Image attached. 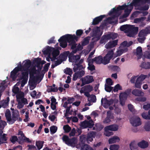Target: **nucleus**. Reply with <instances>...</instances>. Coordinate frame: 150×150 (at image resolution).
<instances>
[{
    "instance_id": "50",
    "label": "nucleus",
    "mask_w": 150,
    "mask_h": 150,
    "mask_svg": "<svg viewBox=\"0 0 150 150\" xmlns=\"http://www.w3.org/2000/svg\"><path fill=\"white\" fill-rule=\"evenodd\" d=\"M63 128L66 133L69 132L71 129V127L68 125L64 126Z\"/></svg>"
},
{
    "instance_id": "48",
    "label": "nucleus",
    "mask_w": 150,
    "mask_h": 150,
    "mask_svg": "<svg viewBox=\"0 0 150 150\" xmlns=\"http://www.w3.org/2000/svg\"><path fill=\"white\" fill-rule=\"evenodd\" d=\"M17 73L12 71L11 72V77L13 81H15L17 78Z\"/></svg>"
},
{
    "instance_id": "37",
    "label": "nucleus",
    "mask_w": 150,
    "mask_h": 150,
    "mask_svg": "<svg viewBox=\"0 0 150 150\" xmlns=\"http://www.w3.org/2000/svg\"><path fill=\"white\" fill-rule=\"evenodd\" d=\"M131 11V9H129L128 8H125V13L122 15V17L124 18H126L127 17L130 13Z\"/></svg>"
},
{
    "instance_id": "53",
    "label": "nucleus",
    "mask_w": 150,
    "mask_h": 150,
    "mask_svg": "<svg viewBox=\"0 0 150 150\" xmlns=\"http://www.w3.org/2000/svg\"><path fill=\"white\" fill-rule=\"evenodd\" d=\"M87 127L89 128H92L94 125L93 122L92 120L89 121L87 120Z\"/></svg>"
},
{
    "instance_id": "46",
    "label": "nucleus",
    "mask_w": 150,
    "mask_h": 150,
    "mask_svg": "<svg viewBox=\"0 0 150 150\" xmlns=\"http://www.w3.org/2000/svg\"><path fill=\"white\" fill-rule=\"evenodd\" d=\"M86 138L85 135H83L80 136V140L81 143L83 145L85 144V143L86 141Z\"/></svg>"
},
{
    "instance_id": "44",
    "label": "nucleus",
    "mask_w": 150,
    "mask_h": 150,
    "mask_svg": "<svg viewBox=\"0 0 150 150\" xmlns=\"http://www.w3.org/2000/svg\"><path fill=\"white\" fill-rule=\"evenodd\" d=\"M142 84V82L137 79L136 82L135 83V87L137 88H141V85Z\"/></svg>"
},
{
    "instance_id": "15",
    "label": "nucleus",
    "mask_w": 150,
    "mask_h": 150,
    "mask_svg": "<svg viewBox=\"0 0 150 150\" xmlns=\"http://www.w3.org/2000/svg\"><path fill=\"white\" fill-rule=\"evenodd\" d=\"M105 16V15H102L96 17L93 19L92 22V24L93 25L98 24L102 20L103 18H104Z\"/></svg>"
},
{
    "instance_id": "61",
    "label": "nucleus",
    "mask_w": 150,
    "mask_h": 150,
    "mask_svg": "<svg viewBox=\"0 0 150 150\" xmlns=\"http://www.w3.org/2000/svg\"><path fill=\"white\" fill-rule=\"evenodd\" d=\"M22 67L21 66L18 67H16L13 71L17 74L18 71H23L22 69Z\"/></svg>"
},
{
    "instance_id": "64",
    "label": "nucleus",
    "mask_w": 150,
    "mask_h": 150,
    "mask_svg": "<svg viewBox=\"0 0 150 150\" xmlns=\"http://www.w3.org/2000/svg\"><path fill=\"white\" fill-rule=\"evenodd\" d=\"M144 56L146 58L150 59V51L145 52H144Z\"/></svg>"
},
{
    "instance_id": "16",
    "label": "nucleus",
    "mask_w": 150,
    "mask_h": 150,
    "mask_svg": "<svg viewBox=\"0 0 150 150\" xmlns=\"http://www.w3.org/2000/svg\"><path fill=\"white\" fill-rule=\"evenodd\" d=\"M25 61V62L23 66L20 65L22 67V69L23 71L29 68L31 66L32 63L30 59L25 60L24 62Z\"/></svg>"
},
{
    "instance_id": "57",
    "label": "nucleus",
    "mask_w": 150,
    "mask_h": 150,
    "mask_svg": "<svg viewBox=\"0 0 150 150\" xmlns=\"http://www.w3.org/2000/svg\"><path fill=\"white\" fill-rule=\"evenodd\" d=\"M85 90L88 92H91L93 90V87L92 86L88 85L85 86Z\"/></svg>"
},
{
    "instance_id": "32",
    "label": "nucleus",
    "mask_w": 150,
    "mask_h": 150,
    "mask_svg": "<svg viewBox=\"0 0 150 150\" xmlns=\"http://www.w3.org/2000/svg\"><path fill=\"white\" fill-rule=\"evenodd\" d=\"M80 56L79 55H74L70 62H75L76 63L78 62L79 60L80 59Z\"/></svg>"
},
{
    "instance_id": "62",
    "label": "nucleus",
    "mask_w": 150,
    "mask_h": 150,
    "mask_svg": "<svg viewBox=\"0 0 150 150\" xmlns=\"http://www.w3.org/2000/svg\"><path fill=\"white\" fill-rule=\"evenodd\" d=\"M18 117L12 116V117L11 118V120L9 121L10 122L9 124H12L14 123L18 119Z\"/></svg>"
},
{
    "instance_id": "51",
    "label": "nucleus",
    "mask_w": 150,
    "mask_h": 150,
    "mask_svg": "<svg viewBox=\"0 0 150 150\" xmlns=\"http://www.w3.org/2000/svg\"><path fill=\"white\" fill-rule=\"evenodd\" d=\"M145 19L146 18L145 17H142L140 18H136L134 19V22L135 23H137L142 21H144Z\"/></svg>"
},
{
    "instance_id": "20",
    "label": "nucleus",
    "mask_w": 150,
    "mask_h": 150,
    "mask_svg": "<svg viewBox=\"0 0 150 150\" xmlns=\"http://www.w3.org/2000/svg\"><path fill=\"white\" fill-rule=\"evenodd\" d=\"M132 94L135 96H141L144 95V93L142 91L137 89L133 90L132 91Z\"/></svg>"
},
{
    "instance_id": "35",
    "label": "nucleus",
    "mask_w": 150,
    "mask_h": 150,
    "mask_svg": "<svg viewBox=\"0 0 150 150\" xmlns=\"http://www.w3.org/2000/svg\"><path fill=\"white\" fill-rule=\"evenodd\" d=\"M59 51L58 50L56 49L53 51L52 54L54 60L57 59L56 57L59 54Z\"/></svg>"
},
{
    "instance_id": "58",
    "label": "nucleus",
    "mask_w": 150,
    "mask_h": 150,
    "mask_svg": "<svg viewBox=\"0 0 150 150\" xmlns=\"http://www.w3.org/2000/svg\"><path fill=\"white\" fill-rule=\"evenodd\" d=\"M119 148L118 145L113 144L110 145V150H118Z\"/></svg>"
},
{
    "instance_id": "7",
    "label": "nucleus",
    "mask_w": 150,
    "mask_h": 150,
    "mask_svg": "<svg viewBox=\"0 0 150 150\" xmlns=\"http://www.w3.org/2000/svg\"><path fill=\"white\" fill-rule=\"evenodd\" d=\"M130 123L133 126L137 127L141 125L140 118L138 117H132L130 120Z\"/></svg>"
},
{
    "instance_id": "55",
    "label": "nucleus",
    "mask_w": 150,
    "mask_h": 150,
    "mask_svg": "<svg viewBox=\"0 0 150 150\" xmlns=\"http://www.w3.org/2000/svg\"><path fill=\"white\" fill-rule=\"evenodd\" d=\"M51 52V47L49 46H47V48L43 51V52L45 54H47L50 53Z\"/></svg>"
},
{
    "instance_id": "27",
    "label": "nucleus",
    "mask_w": 150,
    "mask_h": 150,
    "mask_svg": "<svg viewBox=\"0 0 150 150\" xmlns=\"http://www.w3.org/2000/svg\"><path fill=\"white\" fill-rule=\"evenodd\" d=\"M44 142L41 141H38L36 142V145L38 150L40 149L43 147Z\"/></svg>"
},
{
    "instance_id": "28",
    "label": "nucleus",
    "mask_w": 150,
    "mask_h": 150,
    "mask_svg": "<svg viewBox=\"0 0 150 150\" xmlns=\"http://www.w3.org/2000/svg\"><path fill=\"white\" fill-rule=\"evenodd\" d=\"M129 148L130 150H135L137 149V145L135 141H132L129 144Z\"/></svg>"
},
{
    "instance_id": "41",
    "label": "nucleus",
    "mask_w": 150,
    "mask_h": 150,
    "mask_svg": "<svg viewBox=\"0 0 150 150\" xmlns=\"http://www.w3.org/2000/svg\"><path fill=\"white\" fill-rule=\"evenodd\" d=\"M64 72L66 74L70 75L71 76L73 73L72 70L70 68H67L64 70Z\"/></svg>"
},
{
    "instance_id": "1",
    "label": "nucleus",
    "mask_w": 150,
    "mask_h": 150,
    "mask_svg": "<svg viewBox=\"0 0 150 150\" xmlns=\"http://www.w3.org/2000/svg\"><path fill=\"white\" fill-rule=\"evenodd\" d=\"M133 6H134V5L133 3V1L127 6L125 4L122 6H119L117 8H114L112 9L110 11L108 14L109 15H110L114 13H117L119 11L123 10L126 8L127 7V8H129V9H131L132 11L133 8Z\"/></svg>"
},
{
    "instance_id": "14",
    "label": "nucleus",
    "mask_w": 150,
    "mask_h": 150,
    "mask_svg": "<svg viewBox=\"0 0 150 150\" xmlns=\"http://www.w3.org/2000/svg\"><path fill=\"white\" fill-rule=\"evenodd\" d=\"M118 129V126L116 125H112L106 126L105 127L106 131L110 130L115 131H117Z\"/></svg>"
},
{
    "instance_id": "6",
    "label": "nucleus",
    "mask_w": 150,
    "mask_h": 150,
    "mask_svg": "<svg viewBox=\"0 0 150 150\" xmlns=\"http://www.w3.org/2000/svg\"><path fill=\"white\" fill-rule=\"evenodd\" d=\"M131 90V89H129V91L128 93L123 92L120 93L119 98L120 104L122 106H123L125 105V101L127 99L128 96Z\"/></svg>"
},
{
    "instance_id": "42",
    "label": "nucleus",
    "mask_w": 150,
    "mask_h": 150,
    "mask_svg": "<svg viewBox=\"0 0 150 150\" xmlns=\"http://www.w3.org/2000/svg\"><path fill=\"white\" fill-rule=\"evenodd\" d=\"M28 71L22 72L21 73V78L23 79H28Z\"/></svg>"
},
{
    "instance_id": "5",
    "label": "nucleus",
    "mask_w": 150,
    "mask_h": 150,
    "mask_svg": "<svg viewBox=\"0 0 150 150\" xmlns=\"http://www.w3.org/2000/svg\"><path fill=\"white\" fill-rule=\"evenodd\" d=\"M81 80L82 82V83L81 85V86H82L86 84L91 83L94 81L93 76L90 75H87L85 76L83 78H82Z\"/></svg>"
},
{
    "instance_id": "4",
    "label": "nucleus",
    "mask_w": 150,
    "mask_h": 150,
    "mask_svg": "<svg viewBox=\"0 0 150 150\" xmlns=\"http://www.w3.org/2000/svg\"><path fill=\"white\" fill-rule=\"evenodd\" d=\"M45 62L42 63L41 61V59L40 58H37L35 59L33 61V63L36 64V66L38 68L37 70L38 74H40L42 68V65Z\"/></svg>"
},
{
    "instance_id": "63",
    "label": "nucleus",
    "mask_w": 150,
    "mask_h": 150,
    "mask_svg": "<svg viewBox=\"0 0 150 150\" xmlns=\"http://www.w3.org/2000/svg\"><path fill=\"white\" fill-rule=\"evenodd\" d=\"M147 77L146 75H144L141 74L139 77H138L137 79L139 80L140 81L142 82V81Z\"/></svg>"
},
{
    "instance_id": "29",
    "label": "nucleus",
    "mask_w": 150,
    "mask_h": 150,
    "mask_svg": "<svg viewBox=\"0 0 150 150\" xmlns=\"http://www.w3.org/2000/svg\"><path fill=\"white\" fill-rule=\"evenodd\" d=\"M142 117L146 120H150V109L148 112V114L146 113L143 112L142 114Z\"/></svg>"
},
{
    "instance_id": "9",
    "label": "nucleus",
    "mask_w": 150,
    "mask_h": 150,
    "mask_svg": "<svg viewBox=\"0 0 150 150\" xmlns=\"http://www.w3.org/2000/svg\"><path fill=\"white\" fill-rule=\"evenodd\" d=\"M114 100L112 99L110 100H108L106 98H102L101 100V103L104 104V107L105 108H108V106L113 104Z\"/></svg>"
},
{
    "instance_id": "33",
    "label": "nucleus",
    "mask_w": 150,
    "mask_h": 150,
    "mask_svg": "<svg viewBox=\"0 0 150 150\" xmlns=\"http://www.w3.org/2000/svg\"><path fill=\"white\" fill-rule=\"evenodd\" d=\"M81 150H93V149L89 145L85 144L82 145Z\"/></svg>"
},
{
    "instance_id": "25",
    "label": "nucleus",
    "mask_w": 150,
    "mask_h": 150,
    "mask_svg": "<svg viewBox=\"0 0 150 150\" xmlns=\"http://www.w3.org/2000/svg\"><path fill=\"white\" fill-rule=\"evenodd\" d=\"M141 67L142 68L147 69L150 68V62H143L142 63Z\"/></svg>"
},
{
    "instance_id": "17",
    "label": "nucleus",
    "mask_w": 150,
    "mask_h": 150,
    "mask_svg": "<svg viewBox=\"0 0 150 150\" xmlns=\"http://www.w3.org/2000/svg\"><path fill=\"white\" fill-rule=\"evenodd\" d=\"M107 117L105 118L103 122L104 124L107 123L111 121V119H113L114 117L111 115V112L110 111H108L107 113Z\"/></svg>"
},
{
    "instance_id": "39",
    "label": "nucleus",
    "mask_w": 150,
    "mask_h": 150,
    "mask_svg": "<svg viewBox=\"0 0 150 150\" xmlns=\"http://www.w3.org/2000/svg\"><path fill=\"white\" fill-rule=\"evenodd\" d=\"M147 34L145 29L141 30L139 33V37H144Z\"/></svg>"
},
{
    "instance_id": "47",
    "label": "nucleus",
    "mask_w": 150,
    "mask_h": 150,
    "mask_svg": "<svg viewBox=\"0 0 150 150\" xmlns=\"http://www.w3.org/2000/svg\"><path fill=\"white\" fill-rule=\"evenodd\" d=\"M142 48L140 46L138 47L136 49V54L139 56L142 55Z\"/></svg>"
},
{
    "instance_id": "10",
    "label": "nucleus",
    "mask_w": 150,
    "mask_h": 150,
    "mask_svg": "<svg viewBox=\"0 0 150 150\" xmlns=\"http://www.w3.org/2000/svg\"><path fill=\"white\" fill-rule=\"evenodd\" d=\"M138 31V27H135L132 25H130L128 36L130 37H132L134 35L137 34Z\"/></svg>"
},
{
    "instance_id": "11",
    "label": "nucleus",
    "mask_w": 150,
    "mask_h": 150,
    "mask_svg": "<svg viewBox=\"0 0 150 150\" xmlns=\"http://www.w3.org/2000/svg\"><path fill=\"white\" fill-rule=\"evenodd\" d=\"M73 75L72 79L73 81H75L78 79H80L85 74V72L83 70H81L80 71H76Z\"/></svg>"
},
{
    "instance_id": "40",
    "label": "nucleus",
    "mask_w": 150,
    "mask_h": 150,
    "mask_svg": "<svg viewBox=\"0 0 150 150\" xmlns=\"http://www.w3.org/2000/svg\"><path fill=\"white\" fill-rule=\"evenodd\" d=\"M5 116L8 121L9 122L11 120V115L9 110L6 111L5 113Z\"/></svg>"
},
{
    "instance_id": "12",
    "label": "nucleus",
    "mask_w": 150,
    "mask_h": 150,
    "mask_svg": "<svg viewBox=\"0 0 150 150\" xmlns=\"http://www.w3.org/2000/svg\"><path fill=\"white\" fill-rule=\"evenodd\" d=\"M96 135V133L95 132L92 131L88 133L86 138L87 142L89 144L90 142L93 141V138H95Z\"/></svg>"
},
{
    "instance_id": "24",
    "label": "nucleus",
    "mask_w": 150,
    "mask_h": 150,
    "mask_svg": "<svg viewBox=\"0 0 150 150\" xmlns=\"http://www.w3.org/2000/svg\"><path fill=\"white\" fill-rule=\"evenodd\" d=\"M6 134H4L0 138V145L4 143H7L8 138L6 137Z\"/></svg>"
},
{
    "instance_id": "56",
    "label": "nucleus",
    "mask_w": 150,
    "mask_h": 150,
    "mask_svg": "<svg viewBox=\"0 0 150 150\" xmlns=\"http://www.w3.org/2000/svg\"><path fill=\"white\" fill-rule=\"evenodd\" d=\"M10 140L12 143L14 144L16 141H17L18 139L16 136H13L11 137Z\"/></svg>"
},
{
    "instance_id": "38",
    "label": "nucleus",
    "mask_w": 150,
    "mask_h": 150,
    "mask_svg": "<svg viewBox=\"0 0 150 150\" xmlns=\"http://www.w3.org/2000/svg\"><path fill=\"white\" fill-rule=\"evenodd\" d=\"M18 135H21V136L20 137H18V138L19 139V143L20 144H21V141H23V138L25 137V135L23 133V132L21 131H19L18 133Z\"/></svg>"
},
{
    "instance_id": "59",
    "label": "nucleus",
    "mask_w": 150,
    "mask_h": 150,
    "mask_svg": "<svg viewBox=\"0 0 150 150\" xmlns=\"http://www.w3.org/2000/svg\"><path fill=\"white\" fill-rule=\"evenodd\" d=\"M1 117H0V129L3 128L6 125V123L4 121L1 120Z\"/></svg>"
},
{
    "instance_id": "2",
    "label": "nucleus",
    "mask_w": 150,
    "mask_h": 150,
    "mask_svg": "<svg viewBox=\"0 0 150 150\" xmlns=\"http://www.w3.org/2000/svg\"><path fill=\"white\" fill-rule=\"evenodd\" d=\"M63 38L69 43L75 42L78 40V37L74 34L71 35L67 34L62 36V38Z\"/></svg>"
},
{
    "instance_id": "21",
    "label": "nucleus",
    "mask_w": 150,
    "mask_h": 150,
    "mask_svg": "<svg viewBox=\"0 0 150 150\" xmlns=\"http://www.w3.org/2000/svg\"><path fill=\"white\" fill-rule=\"evenodd\" d=\"M138 146L141 148L145 149L148 147L149 144L147 142L143 140L138 143Z\"/></svg>"
},
{
    "instance_id": "60",
    "label": "nucleus",
    "mask_w": 150,
    "mask_h": 150,
    "mask_svg": "<svg viewBox=\"0 0 150 150\" xmlns=\"http://www.w3.org/2000/svg\"><path fill=\"white\" fill-rule=\"evenodd\" d=\"M83 31L81 29L77 30L76 32V34L77 35L76 36L78 38H80L81 36L83 33Z\"/></svg>"
},
{
    "instance_id": "19",
    "label": "nucleus",
    "mask_w": 150,
    "mask_h": 150,
    "mask_svg": "<svg viewBox=\"0 0 150 150\" xmlns=\"http://www.w3.org/2000/svg\"><path fill=\"white\" fill-rule=\"evenodd\" d=\"M94 58L95 60V62L97 64H103L104 65H106L104 63V58H103L102 56L100 55L98 57H95Z\"/></svg>"
},
{
    "instance_id": "36",
    "label": "nucleus",
    "mask_w": 150,
    "mask_h": 150,
    "mask_svg": "<svg viewBox=\"0 0 150 150\" xmlns=\"http://www.w3.org/2000/svg\"><path fill=\"white\" fill-rule=\"evenodd\" d=\"M69 53V51L65 52L62 54H61L60 55V57L63 59V60H65L67 59V57L68 56V54Z\"/></svg>"
},
{
    "instance_id": "49",
    "label": "nucleus",
    "mask_w": 150,
    "mask_h": 150,
    "mask_svg": "<svg viewBox=\"0 0 150 150\" xmlns=\"http://www.w3.org/2000/svg\"><path fill=\"white\" fill-rule=\"evenodd\" d=\"M122 87L119 84L116 85L113 89V91L114 92H117L118 90H122Z\"/></svg>"
},
{
    "instance_id": "8",
    "label": "nucleus",
    "mask_w": 150,
    "mask_h": 150,
    "mask_svg": "<svg viewBox=\"0 0 150 150\" xmlns=\"http://www.w3.org/2000/svg\"><path fill=\"white\" fill-rule=\"evenodd\" d=\"M36 71H37V70L35 67L30 69L29 70L30 75L33 76V78L31 80L30 79L29 81V83L30 85L32 86H33V84L35 83V77L33 76L34 74L36 73Z\"/></svg>"
},
{
    "instance_id": "23",
    "label": "nucleus",
    "mask_w": 150,
    "mask_h": 150,
    "mask_svg": "<svg viewBox=\"0 0 150 150\" xmlns=\"http://www.w3.org/2000/svg\"><path fill=\"white\" fill-rule=\"evenodd\" d=\"M132 1L134 6L137 5L140 2L150 3V0H133Z\"/></svg>"
},
{
    "instance_id": "26",
    "label": "nucleus",
    "mask_w": 150,
    "mask_h": 150,
    "mask_svg": "<svg viewBox=\"0 0 150 150\" xmlns=\"http://www.w3.org/2000/svg\"><path fill=\"white\" fill-rule=\"evenodd\" d=\"M130 25H125L121 26L120 29L121 31H124L125 30L128 32Z\"/></svg>"
},
{
    "instance_id": "18",
    "label": "nucleus",
    "mask_w": 150,
    "mask_h": 150,
    "mask_svg": "<svg viewBox=\"0 0 150 150\" xmlns=\"http://www.w3.org/2000/svg\"><path fill=\"white\" fill-rule=\"evenodd\" d=\"M58 41L60 42V45L62 47L65 48L67 46V41L64 38H62L61 37L58 40Z\"/></svg>"
},
{
    "instance_id": "52",
    "label": "nucleus",
    "mask_w": 150,
    "mask_h": 150,
    "mask_svg": "<svg viewBox=\"0 0 150 150\" xmlns=\"http://www.w3.org/2000/svg\"><path fill=\"white\" fill-rule=\"evenodd\" d=\"M112 70L115 72H118L120 70V68L117 66L112 65L111 66Z\"/></svg>"
},
{
    "instance_id": "54",
    "label": "nucleus",
    "mask_w": 150,
    "mask_h": 150,
    "mask_svg": "<svg viewBox=\"0 0 150 150\" xmlns=\"http://www.w3.org/2000/svg\"><path fill=\"white\" fill-rule=\"evenodd\" d=\"M113 87L110 86L105 84V90L107 92H110L113 89Z\"/></svg>"
},
{
    "instance_id": "45",
    "label": "nucleus",
    "mask_w": 150,
    "mask_h": 150,
    "mask_svg": "<svg viewBox=\"0 0 150 150\" xmlns=\"http://www.w3.org/2000/svg\"><path fill=\"white\" fill-rule=\"evenodd\" d=\"M76 138L75 137H73L72 139H69L66 143V144L68 145H71L74 144V142Z\"/></svg>"
},
{
    "instance_id": "43",
    "label": "nucleus",
    "mask_w": 150,
    "mask_h": 150,
    "mask_svg": "<svg viewBox=\"0 0 150 150\" xmlns=\"http://www.w3.org/2000/svg\"><path fill=\"white\" fill-rule=\"evenodd\" d=\"M57 127L53 125L50 128V130L51 134H54L57 131Z\"/></svg>"
},
{
    "instance_id": "3",
    "label": "nucleus",
    "mask_w": 150,
    "mask_h": 150,
    "mask_svg": "<svg viewBox=\"0 0 150 150\" xmlns=\"http://www.w3.org/2000/svg\"><path fill=\"white\" fill-rule=\"evenodd\" d=\"M113 56L114 57V58L115 54H114V52L112 50L108 51L105 56L103 57L104 61V63L106 64L109 63L110 62V60L112 58Z\"/></svg>"
},
{
    "instance_id": "34",
    "label": "nucleus",
    "mask_w": 150,
    "mask_h": 150,
    "mask_svg": "<svg viewBox=\"0 0 150 150\" xmlns=\"http://www.w3.org/2000/svg\"><path fill=\"white\" fill-rule=\"evenodd\" d=\"M89 38L86 37L82 41L81 45L82 46H84L88 45L89 43Z\"/></svg>"
},
{
    "instance_id": "30",
    "label": "nucleus",
    "mask_w": 150,
    "mask_h": 150,
    "mask_svg": "<svg viewBox=\"0 0 150 150\" xmlns=\"http://www.w3.org/2000/svg\"><path fill=\"white\" fill-rule=\"evenodd\" d=\"M88 101L90 102H96V96L93 94H91L88 98Z\"/></svg>"
},
{
    "instance_id": "31",
    "label": "nucleus",
    "mask_w": 150,
    "mask_h": 150,
    "mask_svg": "<svg viewBox=\"0 0 150 150\" xmlns=\"http://www.w3.org/2000/svg\"><path fill=\"white\" fill-rule=\"evenodd\" d=\"M16 94V97L17 101H20V99H21L24 97V93L20 91Z\"/></svg>"
},
{
    "instance_id": "13",
    "label": "nucleus",
    "mask_w": 150,
    "mask_h": 150,
    "mask_svg": "<svg viewBox=\"0 0 150 150\" xmlns=\"http://www.w3.org/2000/svg\"><path fill=\"white\" fill-rule=\"evenodd\" d=\"M117 40L110 41L105 45V47L107 49L113 48L117 45Z\"/></svg>"
},
{
    "instance_id": "22",
    "label": "nucleus",
    "mask_w": 150,
    "mask_h": 150,
    "mask_svg": "<svg viewBox=\"0 0 150 150\" xmlns=\"http://www.w3.org/2000/svg\"><path fill=\"white\" fill-rule=\"evenodd\" d=\"M120 140L119 137L117 136H114L112 138L109 139L108 142L109 144L115 143L118 142Z\"/></svg>"
}]
</instances>
